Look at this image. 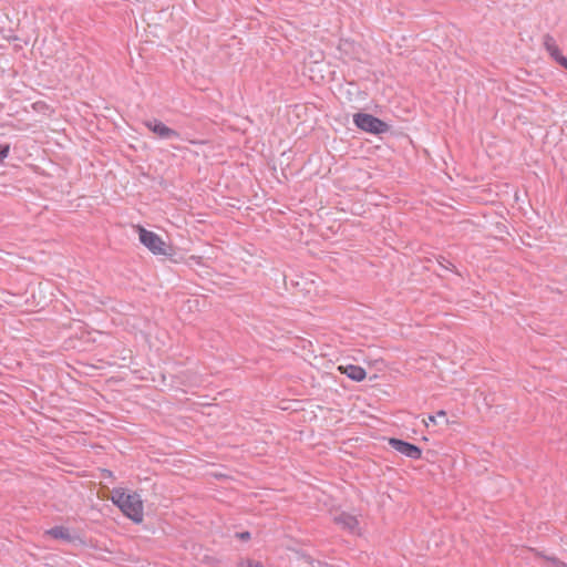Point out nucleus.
Here are the masks:
<instances>
[{"mask_svg":"<svg viewBox=\"0 0 567 567\" xmlns=\"http://www.w3.org/2000/svg\"><path fill=\"white\" fill-rule=\"evenodd\" d=\"M112 501L133 522L141 523L143 520V502L137 493H125L123 488H115L112 493Z\"/></svg>","mask_w":567,"mask_h":567,"instance_id":"nucleus-1","label":"nucleus"},{"mask_svg":"<svg viewBox=\"0 0 567 567\" xmlns=\"http://www.w3.org/2000/svg\"><path fill=\"white\" fill-rule=\"evenodd\" d=\"M140 241L154 255L171 256L172 247L167 245L157 234L137 226Z\"/></svg>","mask_w":567,"mask_h":567,"instance_id":"nucleus-2","label":"nucleus"},{"mask_svg":"<svg viewBox=\"0 0 567 567\" xmlns=\"http://www.w3.org/2000/svg\"><path fill=\"white\" fill-rule=\"evenodd\" d=\"M353 122L359 128L369 133L381 134L389 131L385 122L368 113L354 114Z\"/></svg>","mask_w":567,"mask_h":567,"instance_id":"nucleus-3","label":"nucleus"},{"mask_svg":"<svg viewBox=\"0 0 567 567\" xmlns=\"http://www.w3.org/2000/svg\"><path fill=\"white\" fill-rule=\"evenodd\" d=\"M389 444L391 445L392 449H394L396 452L401 453L406 457H410L412 460L421 458L422 451L414 444L408 443L399 439H390Z\"/></svg>","mask_w":567,"mask_h":567,"instance_id":"nucleus-4","label":"nucleus"},{"mask_svg":"<svg viewBox=\"0 0 567 567\" xmlns=\"http://www.w3.org/2000/svg\"><path fill=\"white\" fill-rule=\"evenodd\" d=\"M146 127L156 134L161 138H177L179 137V133L175 130L166 126L163 122L158 120H150L145 122Z\"/></svg>","mask_w":567,"mask_h":567,"instance_id":"nucleus-5","label":"nucleus"},{"mask_svg":"<svg viewBox=\"0 0 567 567\" xmlns=\"http://www.w3.org/2000/svg\"><path fill=\"white\" fill-rule=\"evenodd\" d=\"M333 520L351 533L358 532L359 522L353 515L341 513L340 515L336 516Z\"/></svg>","mask_w":567,"mask_h":567,"instance_id":"nucleus-6","label":"nucleus"},{"mask_svg":"<svg viewBox=\"0 0 567 567\" xmlns=\"http://www.w3.org/2000/svg\"><path fill=\"white\" fill-rule=\"evenodd\" d=\"M342 373H344L348 378H350L353 381H362L365 379V370L359 365L349 364L346 367L339 368Z\"/></svg>","mask_w":567,"mask_h":567,"instance_id":"nucleus-7","label":"nucleus"},{"mask_svg":"<svg viewBox=\"0 0 567 567\" xmlns=\"http://www.w3.org/2000/svg\"><path fill=\"white\" fill-rule=\"evenodd\" d=\"M544 47L555 61L558 59V56L561 55V52L558 45L556 44L555 39L550 34L544 35Z\"/></svg>","mask_w":567,"mask_h":567,"instance_id":"nucleus-8","label":"nucleus"},{"mask_svg":"<svg viewBox=\"0 0 567 567\" xmlns=\"http://www.w3.org/2000/svg\"><path fill=\"white\" fill-rule=\"evenodd\" d=\"M48 534L56 539L71 540L69 529L63 526H55V527L51 528L50 530H48Z\"/></svg>","mask_w":567,"mask_h":567,"instance_id":"nucleus-9","label":"nucleus"},{"mask_svg":"<svg viewBox=\"0 0 567 567\" xmlns=\"http://www.w3.org/2000/svg\"><path fill=\"white\" fill-rule=\"evenodd\" d=\"M536 555L542 557L543 559H545V561H547L551 566H555V567H567L566 563L561 561L560 559H558L555 556H548V555H545V554H543L540 551H537Z\"/></svg>","mask_w":567,"mask_h":567,"instance_id":"nucleus-10","label":"nucleus"},{"mask_svg":"<svg viewBox=\"0 0 567 567\" xmlns=\"http://www.w3.org/2000/svg\"><path fill=\"white\" fill-rule=\"evenodd\" d=\"M10 145L9 144H0V163H2L9 155Z\"/></svg>","mask_w":567,"mask_h":567,"instance_id":"nucleus-11","label":"nucleus"},{"mask_svg":"<svg viewBox=\"0 0 567 567\" xmlns=\"http://www.w3.org/2000/svg\"><path fill=\"white\" fill-rule=\"evenodd\" d=\"M437 417L444 419L445 423L449 422L446 419V412L443 410L439 411L435 415H429V422L435 423Z\"/></svg>","mask_w":567,"mask_h":567,"instance_id":"nucleus-12","label":"nucleus"},{"mask_svg":"<svg viewBox=\"0 0 567 567\" xmlns=\"http://www.w3.org/2000/svg\"><path fill=\"white\" fill-rule=\"evenodd\" d=\"M556 62L567 70V58L566 56H564L561 54L560 56H558Z\"/></svg>","mask_w":567,"mask_h":567,"instance_id":"nucleus-13","label":"nucleus"},{"mask_svg":"<svg viewBox=\"0 0 567 567\" xmlns=\"http://www.w3.org/2000/svg\"><path fill=\"white\" fill-rule=\"evenodd\" d=\"M237 536L240 538V539H249L250 538V534L248 532H243V533H239L237 534Z\"/></svg>","mask_w":567,"mask_h":567,"instance_id":"nucleus-14","label":"nucleus"},{"mask_svg":"<svg viewBox=\"0 0 567 567\" xmlns=\"http://www.w3.org/2000/svg\"><path fill=\"white\" fill-rule=\"evenodd\" d=\"M247 567H262L259 563H250Z\"/></svg>","mask_w":567,"mask_h":567,"instance_id":"nucleus-15","label":"nucleus"}]
</instances>
